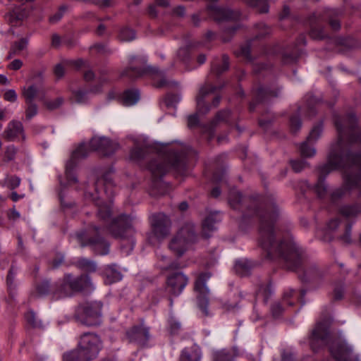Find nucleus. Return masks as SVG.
Masks as SVG:
<instances>
[{
  "mask_svg": "<svg viewBox=\"0 0 361 361\" xmlns=\"http://www.w3.org/2000/svg\"><path fill=\"white\" fill-rule=\"evenodd\" d=\"M228 201L233 209L242 212L240 226L250 222L254 217L258 219V243L269 259L283 262L290 270L302 271V275H299V277L303 282L316 280L324 275L316 264L307 267L305 251L292 239L276 240L274 224L278 216V209L274 204L266 203L258 195L243 197L235 189L230 190Z\"/></svg>",
  "mask_w": 361,
  "mask_h": 361,
  "instance_id": "nucleus-1",
  "label": "nucleus"
},
{
  "mask_svg": "<svg viewBox=\"0 0 361 361\" xmlns=\"http://www.w3.org/2000/svg\"><path fill=\"white\" fill-rule=\"evenodd\" d=\"M334 125L338 140L331 146L327 163L319 167V176L313 188L319 198L324 197L327 192L326 176L332 171L342 169L343 184L331 194L333 202L361 186V153L351 152L353 145H361V129L357 126L355 115L350 113L343 117L335 116Z\"/></svg>",
  "mask_w": 361,
  "mask_h": 361,
  "instance_id": "nucleus-2",
  "label": "nucleus"
},
{
  "mask_svg": "<svg viewBox=\"0 0 361 361\" xmlns=\"http://www.w3.org/2000/svg\"><path fill=\"white\" fill-rule=\"evenodd\" d=\"M190 149L182 145L169 147L158 152L155 157L149 161L147 169L152 175V195H164L169 185L162 180L170 169L183 174L186 171V160Z\"/></svg>",
  "mask_w": 361,
  "mask_h": 361,
  "instance_id": "nucleus-3",
  "label": "nucleus"
},
{
  "mask_svg": "<svg viewBox=\"0 0 361 361\" xmlns=\"http://www.w3.org/2000/svg\"><path fill=\"white\" fill-rule=\"evenodd\" d=\"M329 318L324 317L319 321L310 336V345L312 350L317 352L324 346L328 345L331 355L337 361H358L350 357L352 348L345 341L332 337L329 332Z\"/></svg>",
  "mask_w": 361,
  "mask_h": 361,
  "instance_id": "nucleus-4",
  "label": "nucleus"
},
{
  "mask_svg": "<svg viewBox=\"0 0 361 361\" xmlns=\"http://www.w3.org/2000/svg\"><path fill=\"white\" fill-rule=\"evenodd\" d=\"M118 148V145L111 142L105 137H94L90 141L89 145H80L72 152L71 159L66 164V176L69 183H76L77 178L73 173V170L77 164V161L87 157L90 151H98L104 156L113 154Z\"/></svg>",
  "mask_w": 361,
  "mask_h": 361,
  "instance_id": "nucleus-5",
  "label": "nucleus"
},
{
  "mask_svg": "<svg viewBox=\"0 0 361 361\" xmlns=\"http://www.w3.org/2000/svg\"><path fill=\"white\" fill-rule=\"evenodd\" d=\"M114 184L111 172H107L98 178L94 184V193L91 191H86L85 198L94 202L98 207L97 216L104 222H106L111 215V207L110 202L104 200L105 195L110 199L114 194Z\"/></svg>",
  "mask_w": 361,
  "mask_h": 361,
  "instance_id": "nucleus-6",
  "label": "nucleus"
},
{
  "mask_svg": "<svg viewBox=\"0 0 361 361\" xmlns=\"http://www.w3.org/2000/svg\"><path fill=\"white\" fill-rule=\"evenodd\" d=\"M341 11L336 8H325L314 13L309 18L310 37L321 40L328 37L324 28L320 25L323 22H328L333 30H338L341 28Z\"/></svg>",
  "mask_w": 361,
  "mask_h": 361,
  "instance_id": "nucleus-7",
  "label": "nucleus"
},
{
  "mask_svg": "<svg viewBox=\"0 0 361 361\" xmlns=\"http://www.w3.org/2000/svg\"><path fill=\"white\" fill-rule=\"evenodd\" d=\"M92 286L90 277L82 274L74 277L70 274H65L63 278L53 285L52 298L55 300L70 297L76 292L82 291Z\"/></svg>",
  "mask_w": 361,
  "mask_h": 361,
  "instance_id": "nucleus-8",
  "label": "nucleus"
},
{
  "mask_svg": "<svg viewBox=\"0 0 361 361\" xmlns=\"http://www.w3.org/2000/svg\"><path fill=\"white\" fill-rule=\"evenodd\" d=\"M99 228L92 226L87 231H82L75 234L81 247L90 246L97 255H105L109 252V243L98 235Z\"/></svg>",
  "mask_w": 361,
  "mask_h": 361,
  "instance_id": "nucleus-9",
  "label": "nucleus"
},
{
  "mask_svg": "<svg viewBox=\"0 0 361 361\" xmlns=\"http://www.w3.org/2000/svg\"><path fill=\"white\" fill-rule=\"evenodd\" d=\"M197 235L195 233L194 226L188 224L183 226L178 233L169 243V249L178 257L189 249L197 240Z\"/></svg>",
  "mask_w": 361,
  "mask_h": 361,
  "instance_id": "nucleus-10",
  "label": "nucleus"
},
{
  "mask_svg": "<svg viewBox=\"0 0 361 361\" xmlns=\"http://www.w3.org/2000/svg\"><path fill=\"white\" fill-rule=\"evenodd\" d=\"M107 230L115 238L128 240L130 243V250L134 247L135 240L132 238L134 233L133 228V219L130 216L121 214L111 220L107 226Z\"/></svg>",
  "mask_w": 361,
  "mask_h": 361,
  "instance_id": "nucleus-11",
  "label": "nucleus"
},
{
  "mask_svg": "<svg viewBox=\"0 0 361 361\" xmlns=\"http://www.w3.org/2000/svg\"><path fill=\"white\" fill-rule=\"evenodd\" d=\"M102 306L97 303L80 305L75 310L74 318L82 325L92 326L101 323Z\"/></svg>",
  "mask_w": 361,
  "mask_h": 361,
  "instance_id": "nucleus-12",
  "label": "nucleus"
},
{
  "mask_svg": "<svg viewBox=\"0 0 361 361\" xmlns=\"http://www.w3.org/2000/svg\"><path fill=\"white\" fill-rule=\"evenodd\" d=\"M146 62L145 56H131L129 59V67L123 71L122 75L130 79L137 78L145 74L162 75V73L158 68L152 66H145Z\"/></svg>",
  "mask_w": 361,
  "mask_h": 361,
  "instance_id": "nucleus-13",
  "label": "nucleus"
},
{
  "mask_svg": "<svg viewBox=\"0 0 361 361\" xmlns=\"http://www.w3.org/2000/svg\"><path fill=\"white\" fill-rule=\"evenodd\" d=\"M152 232L148 235L149 243L154 244L155 240L159 241L166 238L170 233L171 221L163 213L156 214L151 217Z\"/></svg>",
  "mask_w": 361,
  "mask_h": 361,
  "instance_id": "nucleus-14",
  "label": "nucleus"
},
{
  "mask_svg": "<svg viewBox=\"0 0 361 361\" xmlns=\"http://www.w3.org/2000/svg\"><path fill=\"white\" fill-rule=\"evenodd\" d=\"M209 272L199 274L194 284V290L197 293V305L204 316H209L208 310L209 290L206 285L211 277Z\"/></svg>",
  "mask_w": 361,
  "mask_h": 361,
  "instance_id": "nucleus-15",
  "label": "nucleus"
},
{
  "mask_svg": "<svg viewBox=\"0 0 361 361\" xmlns=\"http://www.w3.org/2000/svg\"><path fill=\"white\" fill-rule=\"evenodd\" d=\"M222 87L223 86L213 85L209 84L208 82H207L202 87H200L196 98L197 109L198 113L200 114H206L210 111L212 106H218L221 99L219 95L214 97L212 105L207 104L204 99L209 94L214 93L217 90H221Z\"/></svg>",
  "mask_w": 361,
  "mask_h": 361,
  "instance_id": "nucleus-16",
  "label": "nucleus"
},
{
  "mask_svg": "<svg viewBox=\"0 0 361 361\" xmlns=\"http://www.w3.org/2000/svg\"><path fill=\"white\" fill-rule=\"evenodd\" d=\"M188 277L181 271L169 274L166 281V290L169 294L177 297L188 283Z\"/></svg>",
  "mask_w": 361,
  "mask_h": 361,
  "instance_id": "nucleus-17",
  "label": "nucleus"
},
{
  "mask_svg": "<svg viewBox=\"0 0 361 361\" xmlns=\"http://www.w3.org/2000/svg\"><path fill=\"white\" fill-rule=\"evenodd\" d=\"M322 130V121H320L313 126L307 140L300 144V152L302 157L309 158L314 156L316 150L314 147H310L309 144L315 142L320 137Z\"/></svg>",
  "mask_w": 361,
  "mask_h": 361,
  "instance_id": "nucleus-18",
  "label": "nucleus"
},
{
  "mask_svg": "<svg viewBox=\"0 0 361 361\" xmlns=\"http://www.w3.org/2000/svg\"><path fill=\"white\" fill-rule=\"evenodd\" d=\"M306 44V37L304 35H300L293 47H286L281 53V59L283 63L290 64L296 61L302 52L301 46Z\"/></svg>",
  "mask_w": 361,
  "mask_h": 361,
  "instance_id": "nucleus-19",
  "label": "nucleus"
},
{
  "mask_svg": "<svg viewBox=\"0 0 361 361\" xmlns=\"http://www.w3.org/2000/svg\"><path fill=\"white\" fill-rule=\"evenodd\" d=\"M207 11L216 21L237 20L240 17L239 11L221 8L212 4L207 6Z\"/></svg>",
  "mask_w": 361,
  "mask_h": 361,
  "instance_id": "nucleus-20",
  "label": "nucleus"
},
{
  "mask_svg": "<svg viewBox=\"0 0 361 361\" xmlns=\"http://www.w3.org/2000/svg\"><path fill=\"white\" fill-rule=\"evenodd\" d=\"M126 338L130 343L144 345L149 338L148 328L143 326H135L126 331Z\"/></svg>",
  "mask_w": 361,
  "mask_h": 361,
  "instance_id": "nucleus-21",
  "label": "nucleus"
},
{
  "mask_svg": "<svg viewBox=\"0 0 361 361\" xmlns=\"http://www.w3.org/2000/svg\"><path fill=\"white\" fill-rule=\"evenodd\" d=\"M3 137L7 141H15L20 138L24 140L25 133L22 123L16 120L10 121L4 131Z\"/></svg>",
  "mask_w": 361,
  "mask_h": 361,
  "instance_id": "nucleus-22",
  "label": "nucleus"
},
{
  "mask_svg": "<svg viewBox=\"0 0 361 361\" xmlns=\"http://www.w3.org/2000/svg\"><path fill=\"white\" fill-rule=\"evenodd\" d=\"M280 92L279 89L271 90L268 87H259L253 90V101L250 104V111H253L257 103L266 101L271 97H276Z\"/></svg>",
  "mask_w": 361,
  "mask_h": 361,
  "instance_id": "nucleus-23",
  "label": "nucleus"
},
{
  "mask_svg": "<svg viewBox=\"0 0 361 361\" xmlns=\"http://www.w3.org/2000/svg\"><path fill=\"white\" fill-rule=\"evenodd\" d=\"M221 218L219 212L209 214L202 222V235L207 238L210 237V233L216 229L215 224L220 222Z\"/></svg>",
  "mask_w": 361,
  "mask_h": 361,
  "instance_id": "nucleus-24",
  "label": "nucleus"
},
{
  "mask_svg": "<svg viewBox=\"0 0 361 361\" xmlns=\"http://www.w3.org/2000/svg\"><path fill=\"white\" fill-rule=\"evenodd\" d=\"M338 212L346 220H353L361 214V204L355 203L343 205L339 208Z\"/></svg>",
  "mask_w": 361,
  "mask_h": 361,
  "instance_id": "nucleus-25",
  "label": "nucleus"
},
{
  "mask_svg": "<svg viewBox=\"0 0 361 361\" xmlns=\"http://www.w3.org/2000/svg\"><path fill=\"white\" fill-rule=\"evenodd\" d=\"M25 17V9L21 6H16L6 15V20L12 26H17Z\"/></svg>",
  "mask_w": 361,
  "mask_h": 361,
  "instance_id": "nucleus-26",
  "label": "nucleus"
},
{
  "mask_svg": "<svg viewBox=\"0 0 361 361\" xmlns=\"http://www.w3.org/2000/svg\"><path fill=\"white\" fill-rule=\"evenodd\" d=\"M306 294V290L305 289H300L299 290L293 288H289L287 290L283 297V300L288 303V305H293L294 302L289 301L290 298H295L298 300H299L302 305L305 304L304 297Z\"/></svg>",
  "mask_w": 361,
  "mask_h": 361,
  "instance_id": "nucleus-27",
  "label": "nucleus"
},
{
  "mask_svg": "<svg viewBox=\"0 0 361 361\" xmlns=\"http://www.w3.org/2000/svg\"><path fill=\"white\" fill-rule=\"evenodd\" d=\"M255 266V264L247 259H242L236 261L234 269L238 275L245 276L248 275L252 269Z\"/></svg>",
  "mask_w": 361,
  "mask_h": 361,
  "instance_id": "nucleus-28",
  "label": "nucleus"
},
{
  "mask_svg": "<svg viewBox=\"0 0 361 361\" xmlns=\"http://www.w3.org/2000/svg\"><path fill=\"white\" fill-rule=\"evenodd\" d=\"M229 68L228 57L226 55H223L221 60H214L212 63L211 71L219 76L224 72L226 71Z\"/></svg>",
  "mask_w": 361,
  "mask_h": 361,
  "instance_id": "nucleus-29",
  "label": "nucleus"
},
{
  "mask_svg": "<svg viewBox=\"0 0 361 361\" xmlns=\"http://www.w3.org/2000/svg\"><path fill=\"white\" fill-rule=\"evenodd\" d=\"M201 353L199 349L192 347L183 350L179 361H200Z\"/></svg>",
  "mask_w": 361,
  "mask_h": 361,
  "instance_id": "nucleus-30",
  "label": "nucleus"
},
{
  "mask_svg": "<svg viewBox=\"0 0 361 361\" xmlns=\"http://www.w3.org/2000/svg\"><path fill=\"white\" fill-rule=\"evenodd\" d=\"M16 270L11 267L6 276V285L9 295L13 298L16 295L17 284L16 283Z\"/></svg>",
  "mask_w": 361,
  "mask_h": 361,
  "instance_id": "nucleus-31",
  "label": "nucleus"
},
{
  "mask_svg": "<svg viewBox=\"0 0 361 361\" xmlns=\"http://www.w3.org/2000/svg\"><path fill=\"white\" fill-rule=\"evenodd\" d=\"M104 283L106 284H111L113 283L117 282L122 279V275L121 272L116 270L114 268V265L108 266L104 270Z\"/></svg>",
  "mask_w": 361,
  "mask_h": 361,
  "instance_id": "nucleus-32",
  "label": "nucleus"
},
{
  "mask_svg": "<svg viewBox=\"0 0 361 361\" xmlns=\"http://www.w3.org/2000/svg\"><path fill=\"white\" fill-rule=\"evenodd\" d=\"M150 152L151 149L148 147L136 146L131 149L130 157L135 161H140L145 159Z\"/></svg>",
  "mask_w": 361,
  "mask_h": 361,
  "instance_id": "nucleus-33",
  "label": "nucleus"
},
{
  "mask_svg": "<svg viewBox=\"0 0 361 361\" xmlns=\"http://www.w3.org/2000/svg\"><path fill=\"white\" fill-rule=\"evenodd\" d=\"M213 3L218 0H207ZM268 0H245V3L251 7L256 8L260 13H266L269 11Z\"/></svg>",
  "mask_w": 361,
  "mask_h": 361,
  "instance_id": "nucleus-34",
  "label": "nucleus"
},
{
  "mask_svg": "<svg viewBox=\"0 0 361 361\" xmlns=\"http://www.w3.org/2000/svg\"><path fill=\"white\" fill-rule=\"evenodd\" d=\"M235 355L227 349H221L214 351L212 355V361H234Z\"/></svg>",
  "mask_w": 361,
  "mask_h": 361,
  "instance_id": "nucleus-35",
  "label": "nucleus"
},
{
  "mask_svg": "<svg viewBox=\"0 0 361 361\" xmlns=\"http://www.w3.org/2000/svg\"><path fill=\"white\" fill-rule=\"evenodd\" d=\"M140 99V92L137 90H128L124 92L122 101L125 106H132L137 103Z\"/></svg>",
  "mask_w": 361,
  "mask_h": 361,
  "instance_id": "nucleus-36",
  "label": "nucleus"
},
{
  "mask_svg": "<svg viewBox=\"0 0 361 361\" xmlns=\"http://www.w3.org/2000/svg\"><path fill=\"white\" fill-rule=\"evenodd\" d=\"M28 44L27 38H21L20 40L15 42L11 47L8 59H11L15 55H18L20 53L26 49Z\"/></svg>",
  "mask_w": 361,
  "mask_h": 361,
  "instance_id": "nucleus-37",
  "label": "nucleus"
},
{
  "mask_svg": "<svg viewBox=\"0 0 361 361\" xmlns=\"http://www.w3.org/2000/svg\"><path fill=\"white\" fill-rule=\"evenodd\" d=\"M25 319L27 325L34 329H40L43 327V324L40 320L38 319L36 314L30 310L25 314Z\"/></svg>",
  "mask_w": 361,
  "mask_h": 361,
  "instance_id": "nucleus-38",
  "label": "nucleus"
},
{
  "mask_svg": "<svg viewBox=\"0 0 361 361\" xmlns=\"http://www.w3.org/2000/svg\"><path fill=\"white\" fill-rule=\"evenodd\" d=\"M76 265L78 268L89 272H94L97 269L95 262L86 258L79 259L76 262Z\"/></svg>",
  "mask_w": 361,
  "mask_h": 361,
  "instance_id": "nucleus-39",
  "label": "nucleus"
},
{
  "mask_svg": "<svg viewBox=\"0 0 361 361\" xmlns=\"http://www.w3.org/2000/svg\"><path fill=\"white\" fill-rule=\"evenodd\" d=\"M39 93V90L35 85H30L23 88V95L25 99V103H30L34 102V99L37 97Z\"/></svg>",
  "mask_w": 361,
  "mask_h": 361,
  "instance_id": "nucleus-40",
  "label": "nucleus"
},
{
  "mask_svg": "<svg viewBox=\"0 0 361 361\" xmlns=\"http://www.w3.org/2000/svg\"><path fill=\"white\" fill-rule=\"evenodd\" d=\"M36 290L39 296H44L49 293L51 294L53 286H50V283L48 280H44L37 285Z\"/></svg>",
  "mask_w": 361,
  "mask_h": 361,
  "instance_id": "nucleus-41",
  "label": "nucleus"
},
{
  "mask_svg": "<svg viewBox=\"0 0 361 361\" xmlns=\"http://www.w3.org/2000/svg\"><path fill=\"white\" fill-rule=\"evenodd\" d=\"M118 39L122 42H130L135 39V31L128 27H125L120 30Z\"/></svg>",
  "mask_w": 361,
  "mask_h": 361,
  "instance_id": "nucleus-42",
  "label": "nucleus"
},
{
  "mask_svg": "<svg viewBox=\"0 0 361 361\" xmlns=\"http://www.w3.org/2000/svg\"><path fill=\"white\" fill-rule=\"evenodd\" d=\"M300 109H298L296 115L292 116L290 118V130L292 133H296L302 126V122L300 118Z\"/></svg>",
  "mask_w": 361,
  "mask_h": 361,
  "instance_id": "nucleus-43",
  "label": "nucleus"
},
{
  "mask_svg": "<svg viewBox=\"0 0 361 361\" xmlns=\"http://www.w3.org/2000/svg\"><path fill=\"white\" fill-rule=\"evenodd\" d=\"M274 119V115L267 111L266 114L262 115L259 120V125L264 130H267Z\"/></svg>",
  "mask_w": 361,
  "mask_h": 361,
  "instance_id": "nucleus-44",
  "label": "nucleus"
},
{
  "mask_svg": "<svg viewBox=\"0 0 361 361\" xmlns=\"http://www.w3.org/2000/svg\"><path fill=\"white\" fill-rule=\"evenodd\" d=\"M230 111L221 110L219 111L215 116L214 118L211 122L212 127L216 126L219 123L226 121L230 116Z\"/></svg>",
  "mask_w": 361,
  "mask_h": 361,
  "instance_id": "nucleus-45",
  "label": "nucleus"
},
{
  "mask_svg": "<svg viewBox=\"0 0 361 361\" xmlns=\"http://www.w3.org/2000/svg\"><path fill=\"white\" fill-rule=\"evenodd\" d=\"M271 285L269 283L262 284L261 285L257 290V295L259 297L262 296L264 300V302H267L269 296L271 295Z\"/></svg>",
  "mask_w": 361,
  "mask_h": 361,
  "instance_id": "nucleus-46",
  "label": "nucleus"
},
{
  "mask_svg": "<svg viewBox=\"0 0 361 361\" xmlns=\"http://www.w3.org/2000/svg\"><path fill=\"white\" fill-rule=\"evenodd\" d=\"M72 99L78 104L85 103L88 99V92L81 90L75 91L73 94Z\"/></svg>",
  "mask_w": 361,
  "mask_h": 361,
  "instance_id": "nucleus-47",
  "label": "nucleus"
},
{
  "mask_svg": "<svg viewBox=\"0 0 361 361\" xmlns=\"http://www.w3.org/2000/svg\"><path fill=\"white\" fill-rule=\"evenodd\" d=\"M26 109H25V117L27 120H30L35 116L37 115L38 111V108L37 104L34 102H31L30 103H25Z\"/></svg>",
  "mask_w": 361,
  "mask_h": 361,
  "instance_id": "nucleus-48",
  "label": "nucleus"
},
{
  "mask_svg": "<svg viewBox=\"0 0 361 361\" xmlns=\"http://www.w3.org/2000/svg\"><path fill=\"white\" fill-rule=\"evenodd\" d=\"M351 229L352 223H346L344 227V233L339 235V238L345 243L349 244L351 243Z\"/></svg>",
  "mask_w": 361,
  "mask_h": 361,
  "instance_id": "nucleus-49",
  "label": "nucleus"
},
{
  "mask_svg": "<svg viewBox=\"0 0 361 361\" xmlns=\"http://www.w3.org/2000/svg\"><path fill=\"white\" fill-rule=\"evenodd\" d=\"M63 103V99L61 97L56 98L53 100H46L44 104L49 110H54L60 107Z\"/></svg>",
  "mask_w": 361,
  "mask_h": 361,
  "instance_id": "nucleus-50",
  "label": "nucleus"
},
{
  "mask_svg": "<svg viewBox=\"0 0 361 361\" xmlns=\"http://www.w3.org/2000/svg\"><path fill=\"white\" fill-rule=\"evenodd\" d=\"M189 49L187 47L180 48L176 54V59L186 63L189 60Z\"/></svg>",
  "mask_w": 361,
  "mask_h": 361,
  "instance_id": "nucleus-51",
  "label": "nucleus"
},
{
  "mask_svg": "<svg viewBox=\"0 0 361 361\" xmlns=\"http://www.w3.org/2000/svg\"><path fill=\"white\" fill-rule=\"evenodd\" d=\"M16 152L17 149L14 145H11L7 146L4 152V160L6 161H13L16 157Z\"/></svg>",
  "mask_w": 361,
  "mask_h": 361,
  "instance_id": "nucleus-52",
  "label": "nucleus"
},
{
  "mask_svg": "<svg viewBox=\"0 0 361 361\" xmlns=\"http://www.w3.org/2000/svg\"><path fill=\"white\" fill-rule=\"evenodd\" d=\"M5 183L9 189L13 190L20 185V179L16 176H8L6 178Z\"/></svg>",
  "mask_w": 361,
  "mask_h": 361,
  "instance_id": "nucleus-53",
  "label": "nucleus"
},
{
  "mask_svg": "<svg viewBox=\"0 0 361 361\" xmlns=\"http://www.w3.org/2000/svg\"><path fill=\"white\" fill-rule=\"evenodd\" d=\"M169 331L171 334L176 335L179 333L181 329V324L179 322L174 318H171L169 320Z\"/></svg>",
  "mask_w": 361,
  "mask_h": 361,
  "instance_id": "nucleus-54",
  "label": "nucleus"
},
{
  "mask_svg": "<svg viewBox=\"0 0 361 361\" xmlns=\"http://www.w3.org/2000/svg\"><path fill=\"white\" fill-rule=\"evenodd\" d=\"M238 29V26H232L226 27L223 32L222 39L224 42H228L231 37L233 35L235 31Z\"/></svg>",
  "mask_w": 361,
  "mask_h": 361,
  "instance_id": "nucleus-55",
  "label": "nucleus"
},
{
  "mask_svg": "<svg viewBox=\"0 0 361 361\" xmlns=\"http://www.w3.org/2000/svg\"><path fill=\"white\" fill-rule=\"evenodd\" d=\"M66 9H67V7L66 6H61L59 8V10L58 12H56L53 16H50L49 22L51 23H56L58 21H59L61 19V18Z\"/></svg>",
  "mask_w": 361,
  "mask_h": 361,
  "instance_id": "nucleus-56",
  "label": "nucleus"
},
{
  "mask_svg": "<svg viewBox=\"0 0 361 361\" xmlns=\"http://www.w3.org/2000/svg\"><path fill=\"white\" fill-rule=\"evenodd\" d=\"M290 164L293 170L298 173L305 167L307 162L303 160H292L290 161Z\"/></svg>",
  "mask_w": 361,
  "mask_h": 361,
  "instance_id": "nucleus-57",
  "label": "nucleus"
},
{
  "mask_svg": "<svg viewBox=\"0 0 361 361\" xmlns=\"http://www.w3.org/2000/svg\"><path fill=\"white\" fill-rule=\"evenodd\" d=\"M257 30L259 32V33L258 34L257 37H264L265 35L269 34L270 32H271V29L269 27H267L264 23H259V24H257Z\"/></svg>",
  "mask_w": 361,
  "mask_h": 361,
  "instance_id": "nucleus-58",
  "label": "nucleus"
},
{
  "mask_svg": "<svg viewBox=\"0 0 361 361\" xmlns=\"http://www.w3.org/2000/svg\"><path fill=\"white\" fill-rule=\"evenodd\" d=\"M271 311L273 317L276 318L282 314L283 309L279 302H275L271 305Z\"/></svg>",
  "mask_w": 361,
  "mask_h": 361,
  "instance_id": "nucleus-59",
  "label": "nucleus"
},
{
  "mask_svg": "<svg viewBox=\"0 0 361 361\" xmlns=\"http://www.w3.org/2000/svg\"><path fill=\"white\" fill-rule=\"evenodd\" d=\"M198 111H197L196 114H191L188 116V126L190 128H194L196 126H197L199 123V118H198Z\"/></svg>",
  "mask_w": 361,
  "mask_h": 361,
  "instance_id": "nucleus-60",
  "label": "nucleus"
},
{
  "mask_svg": "<svg viewBox=\"0 0 361 361\" xmlns=\"http://www.w3.org/2000/svg\"><path fill=\"white\" fill-rule=\"evenodd\" d=\"M4 99L10 102H14L17 99V94L14 90H8L4 94Z\"/></svg>",
  "mask_w": 361,
  "mask_h": 361,
  "instance_id": "nucleus-61",
  "label": "nucleus"
},
{
  "mask_svg": "<svg viewBox=\"0 0 361 361\" xmlns=\"http://www.w3.org/2000/svg\"><path fill=\"white\" fill-rule=\"evenodd\" d=\"M250 52H251V46L250 44H247L240 47V54L248 60H251Z\"/></svg>",
  "mask_w": 361,
  "mask_h": 361,
  "instance_id": "nucleus-62",
  "label": "nucleus"
},
{
  "mask_svg": "<svg viewBox=\"0 0 361 361\" xmlns=\"http://www.w3.org/2000/svg\"><path fill=\"white\" fill-rule=\"evenodd\" d=\"M341 224V220L339 218H335L330 220L327 224V228L329 231H335Z\"/></svg>",
  "mask_w": 361,
  "mask_h": 361,
  "instance_id": "nucleus-63",
  "label": "nucleus"
},
{
  "mask_svg": "<svg viewBox=\"0 0 361 361\" xmlns=\"http://www.w3.org/2000/svg\"><path fill=\"white\" fill-rule=\"evenodd\" d=\"M343 295V286H336L334 289V298L335 300H341Z\"/></svg>",
  "mask_w": 361,
  "mask_h": 361,
  "instance_id": "nucleus-64",
  "label": "nucleus"
}]
</instances>
